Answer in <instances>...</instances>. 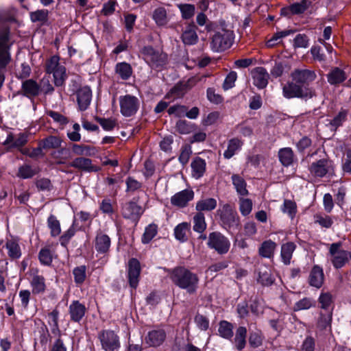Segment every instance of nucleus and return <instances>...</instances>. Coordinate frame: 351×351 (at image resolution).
<instances>
[{
  "label": "nucleus",
  "mask_w": 351,
  "mask_h": 351,
  "mask_svg": "<svg viewBox=\"0 0 351 351\" xmlns=\"http://www.w3.org/2000/svg\"><path fill=\"white\" fill-rule=\"evenodd\" d=\"M38 258L43 265H49L52 262L53 256L48 248H43L39 252Z\"/></svg>",
  "instance_id": "4d7b16f0"
},
{
  "label": "nucleus",
  "mask_w": 351,
  "mask_h": 351,
  "mask_svg": "<svg viewBox=\"0 0 351 351\" xmlns=\"http://www.w3.org/2000/svg\"><path fill=\"white\" fill-rule=\"evenodd\" d=\"M328 257L334 267L339 269L351 259V252L343 250L341 243H333L330 245Z\"/></svg>",
  "instance_id": "20e7f679"
},
{
  "label": "nucleus",
  "mask_w": 351,
  "mask_h": 351,
  "mask_svg": "<svg viewBox=\"0 0 351 351\" xmlns=\"http://www.w3.org/2000/svg\"><path fill=\"white\" fill-rule=\"evenodd\" d=\"M110 237L101 232L97 233L95 238V249L99 253H106L108 251L110 247Z\"/></svg>",
  "instance_id": "393cba45"
},
{
  "label": "nucleus",
  "mask_w": 351,
  "mask_h": 351,
  "mask_svg": "<svg viewBox=\"0 0 351 351\" xmlns=\"http://www.w3.org/2000/svg\"><path fill=\"white\" fill-rule=\"evenodd\" d=\"M8 33V27L3 26L0 32V87L4 81L3 69L10 61Z\"/></svg>",
  "instance_id": "423d86ee"
},
{
  "label": "nucleus",
  "mask_w": 351,
  "mask_h": 351,
  "mask_svg": "<svg viewBox=\"0 0 351 351\" xmlns=\"http://www.w3.org/2000/svg\"><path fill=\"white\" fill-rule=\"evenodd\" d=\"M32 293L34 294L43 293L45 290V280L43 276L38 275L37 272L32 274L31 280Z\"/></svg>",
  "instance_id": "bb28decb"
},
{
  "label": "nucleus",
  "mask_w": 351,
  "mask_h": 351,
  "mask_svg": "<svg viewBox=\"0 0 351 351\" xmlns=\"http://www.w3.org/2000/svg\"><path fill=\"white\" fill-rule=\"evenodd\" d=\"M246 334L247 330L245 327L240 326L237 330L234 341L238 350H242L245 347Z\"/></svg>",
  "instance_id": "79ce46f5"
},
{
  "label": "nucleus",
  "mask_w": 351,
  "mask_h": 351,
  "mask_svg": "<svg viewBox=\"0 0 351 351\" xmlns=\"http://www.w3.org/2000/svg\"><path fill=\"white\" fill-rule=\"evenodd\" d=\"M194 197V192L191 189H185L176 193L171 198L172 205L183 208Z\"/></svg>",
  "instance_id": "ddd939ff"
},
{
  "label": "nucleus",
  "mask_w": 351,
  "mask_h": 351,
  "mask_svg": "<svg viewBox=\"0 0 351 351\" xmlns=\"http://www.w3.org/2000/svg\"><path fill=\"white\" fill-rule=\"evenodd\" d=\"M143 213V209L141 206L137 205L135 202H130L123 207L122 214L124 218L136 221Z\"/></svg>",
  "instance_id": "2eb2a0df"
},
{
  "label": "nucleus",
  "mask_w": 351,
  "mask_h": 351,
  "mask_svg": "<svg viewBox=\"0 0 351 351\" xmlns=\"http://www.w3.org/2000/svg\"><path fill=\"white\" fill-rule=\"evenodd\" d=\"M283 96L287 99L301 97L310 99L316 96L315 90L308 88H303L295 82H288L282 87Z\"/></svg>",
  "instance_id": "39448f33"
},
{
  "label": "nucleus",
  "mask_w": 351,
  "mask_h": 351,
  "mask_svg": "<svg viewBox=\"0 0 351 351\" xmlns=\"http://www.w3.org/2000/svg\"><path fill=\"white\" fill-rule=\"evenodd\" d=\"M166 339V332L164 329L156 328L148 332L145 337V342L150 347L161 346Z\"/></svg>",
  "instance_id": "f8f14e48"
},
{
  "label": "nucleus",
  "mask_w": 351,
  "mask_h": 351,
  "mask_svg": "<svg viewBox=\"0 0 351 351\" xmlns=\"http://www.w3.org/2000/svg\"><path fill=\"white\" fill-rule=\"evenodd\" d=\"M347 114L348 111L346 110H341L330 121V124L335 128L339 127L346 121Z\"/></svg>",
  "instance_id": "e2e57ef3"
},
{
  "label": "nucleus",
  "mask_w": 351,
  "mask_h": 351,
  "mask_svg": "<svg viewBox=\"0 0 351 351\" xmlns=\"http://www.w3.org/2000/svg\"><path fill=\"white\" fill-rule=\"evenodd\" d=\"M128 279L131 287L136 289L138 284L141 273L139 261L136 258H132L128 263Z\"/></svg>",
  "instance_id": "4468645a"
},
{
  "label": "nucleus",
  "mask_w": 351,
  "mask_h": 351,
  "mask_svg": "<svg viewBox=\"0 0 351 351\" xmlns=\"http://www.w3.org/2000/svg\"><path fill=\"white\" fill-rule=\"evenodd\" d=\"M70 167L87 172H97L100 168L92 164V160L87 158H76L69 165Z\"/></svg>",
  "instance_id": "6ab92c4d"
},
{
  "label": "nucleus",
  "mask_w": 351,
  "mask_h": 351,
  "mask_svg": "<svg viewBox=\"0 0 351 351\" xmlns=\"http://www.w3.org/2000/svg\"><path fill=\"white\" fill-rule=\"evenodd\" d=\"M220 219L226 227H232L238 224V217L237 213L229 204H224L221 208L217 210Z\"/></svg>",
  "instance_id": "9b49d317"
},
{
  "label": "nucleus",
  "mask_w": 351,
  "mask_h": 351,
  "mask_svg": "<svg viewBox=\"0 0 351 351\" xmlns=\"http://www.w3.org/2000/svg\"><path fill=\"white\" fill-rule=\"evenodd\" d=\"M86 269L84 265L77 267L73 269V274L76 284L82 285L84 282L86 277Z\"/></svg>",
  "instance_id": "3c124183"
},
{
  "label": "nucleus",
  "mask_w": 351,
  "mask_h": 351,
  "mask_svg": "<svg viewBox=\"0 0 351 351\" xmlns=\"http://www.w3.org/2000/svg\"><path fill=\"white\" fill-rule=\"evenodd\" d=\"M157 234V226L155 224H149L145 230L142 237L143 243H149Z\"/></svg>",
  "instance_id": "603ef678"
},
{
  "label": "nucleus",
  "mask_w": 351,
  "mask_h": 351,
  "mask_svg": "<svg viewBox=\"0 0 351 351\" xmlns=\"http://www.w3.org/2000/svg\"><path fill=\"white\" fill-rule=\"evenodd\" d=\"M319 303L324 309L329 308L332 302V297L330 293H322L319 297Z\"/></svg>",
  "instance_id": "bf43d9fd"
},
{
  "label": "nucleus",
  "mask_w": 351,
  "mask_h": 351,
  "mask_svg": "<svg viewBox=\"0 0 351 351\" xmlns=\"http://www.w3.org/2000/svg\"><path fill=\"white\" fill-rule=\"evenodd\" d=\"M239 210L242 215L247 216L251 213L253 204L250 199L245 198L243 196H241L239 198Z\"/></svg>",
  "instance_id": "de8ad7c7"
},
{
  "label": "nucleus",
  "mask_w": 351,
  "mask_h": 351,
  "mask_svg": "<svg viewBox=\"0 0 351 351\" xmlns=\"http://www.w3.org/2000/svg\"><path fill=\"white\" fill-rule=\"evenodd\" d=\"M329 169V162L326 159H322L313 162L309 167V171L313 176L322 178L328 172Z\"/></svg>",
  "instance_id": "aec40b11"
},
{
  "label": "nucleus",
  "mask_w": 351,
  "mask_h": 351,
  "mask_svg": "<svg viewBox=\"0 0 351 351\" xmlns=\"http://www.w3.org/2000/svg\"><path fill=\"white\" fill-rule=\"evenodd\" d=\"M48 10H38L30 13V19L32 22H41L44 23L47 20Z\"/></svg>",
  "instance_id": "5fc2aeb1"
},
{
  "label": "nucleus",
  "mask_w": 351,
  "mask_h": 351,
  "mask_svg": "<svg viewBox=\"0 0 351 351\" xmlns=\"http://www.w3.org/2000/svg\"><path fill=\"white\" fill-rule=\"evenodd\" d=\"M176 130L180 134H186L192 131V125L185 120H179L176 123Z\"/></svg>",
  "instance_id": "052dcab7"
},
{
  "label": "nucleus",
  "mask_w": 351,
  "mask_h": 351,
  "mask_svg": "<svg viewBox=\"0 0 351 351\" xmlns=\"http://www.w3.org/2000/svg\"><path fill=\"white\" fill-rule=\"evenodd\" d=\"M141 55L145 62L153 68L162 66L167 62L165 53L156 51L152 47H145L141 50Z\"/></svg>",
  "instance_id": "1a4fd4ad"
},
{
  "label": "nucleus",
  "mask_w": 351,
  "mask_h": 351,
  "mask_svg": "<svg viewBox=\"0 0 351 351\" xmlns=\"http://www.w3.org/2000/svg\"><path fill=\"white\" fill-rule=\"evenodd\" d=\"M73 150L74 153L78 155H88L91 156L95 154L94 148L87 147V146H82L80 145H73Z\"/></svg>",
  "instance_id": "680f3d73"
},
{
  "label": "nucleus",
  "mask_w": 351,
  "mask_h": 351,
  "mask_svg": "<svg viewBox=\"0 0 351 351\" xmlns=\"http://www.w3.org/2000/svg\"><path fill=\"white\" fill-rule=\"evenodd\" d=\"M36 171L29 165H24L19 168L18 176L23 179L29 178L35 175Z\"/></svg>",
  "instance_id": "0e129e2a"
},
{
  "label": "nucleus",
  "mask_w": 351,
  "mask_h": 351,
  "mask_svg": "<svg viewBox=\"0 0 351 351\" xmlns=\"http://www.w3.org/2000/svg\"><path fill=\"white\" fill-rule=\"evenodd\" d=\"M48 228L52 237H57L61 233L60 223L53 215H50L47 219Z\"/></svg>",
  "instance_id": "37998d69"
},
{
  "label": "nucleus",
  "mask_w": 351,
  "mask_h": 351,
  "mask_svg": "<svg viewBox=\"0 0 351 351\" xmlns=\"http://www.w3.org/2000/svg\"><path fill=\"white\" fill-rule=\"evenodd\" d=\"M193 229L198 233H203L206 229L207 224L205 220L204 215L202 213H197L193 218Z\"/></svg>",
  "instance_id": "c9c22d12"
},
{
  "label": "nucleus",
  "mask_w": 351,
  "mask_h": 351,
  "mask_svg": "<svg viewBox=\"0 0 351 351\" xmlns=\"http://www.w3.org/2000/svg\"><path fill=\"white\" fill-rule=\"evenodd\" d=\"M218 332L223 338L230 339L233 336V326L227 321H221L219 323Z\"/></svg>",
  "instance_id": "ea45409f"
},
{
  "label": "nucleus",
  "mask_w": 351,
  "mask_h": 351,
  "mask_svg": "<svg viewBox=\"0 0 351 351\" xmlns=\"http://www.w3.org/2000/svg\"><path fill=\"white\" fill-rule=\"evenodd\" d=\"M115 72L122 80L129 79L132 74V69L130 64L123 62L116 64Z\"/></svg>",
  "instance_id": "72a5a7b5"
},
{
  "label": "nucleus",
  "mask_w": 351,
  "mask_h": 351,
  "mask_svg": "<svg viewBox=\"0 0 351 351\" xmlns=\"http://www.w3.org/2000/svg\"><path fill=\"white\" fill-rule=\"evenodd\" d=\"M152 18L158 25H165L167 23V12L163 8H156L152 14Z\"/></svg>",
  "instance_id": "c03bdc74"
},
{
  "label": "nucleus",
  "mask_w": 351,
  "mask_h": 351,
  "mask_svg": "<svg viewBox=\"0 0 351 351\" xmlns=\"http://www.w3.org/2000/svg\"><path fill=\"white\" fill-rule=\"evenodd\" d=\"M279 160L284 166L290 165L293 159V152L290 147L282 148L278 152Z\"/></svg>",
  "instance_id": "58836bf2"
},
{
  "label": "nucleus",
  "mask_w": 351,
  "mask_h": 351,
  "mask_svg": "<svg viewBox=\"0 0 351 351\" xmlns=\"http://www.w3.org/2000/svg\"><path fill=\"white\" fill-rule=\"evenodd\" d=\"M77 102L81 111L86 110L92 100V91L88 86L80 88L76 92Z\"/></svg>",
  "instance_id": "dca6fc26"
},
{
  "label": "nucleus",
  "mask_w": 351,
  "mask_h": 351,
  "mask_svg": "<svg viewBox=\"0 0 351 351\" xmlns=\"http://www.w3.org/2000/svg\"><path fill=\"white\" fill-rule=\"evenodd\" d=\"M281 209L284 213H287L291 218H293L296 213V205L293 202L285 199Z\"/></svg>",
  "instance_id": "13d9d810"
},
{
  "label": "nucleus",
  "mask_w": 351,
  "mask_h": 351,
  "mask_svg": "<svg viewBox=\"0 0 351 351\" xmlns=\"http://www.w3.org/2000/svg\"><path fill=\"white\" fill-rule=\"evenodd\" d=\"M217 206V200L214 198H207L198 201L196 204L195 208L198 213L202 211H210L214 210Z\"/></svg>",
  "instance_id": "f704fd0d"
},
{
  "label": "nucleus",
  "mask_w": 351,
  "mask_h": 351,
  "mask_svg": "<svg viewBox=\"0 0 351 351\" xmlns=\"http://www.w3.org/2000/svg\"><path fill=\"white\" fill-rule=\"evenodd\" d=\"M207 245L209 248L215 250L219 254L228 253L230 247L229 239L218 232L209 234Z\"/></svg>",
  "instance_id": "6e6552de"
},
{
  "label": "nucleus",
  "mask_w": 351,
  "mask_h": 351,
  "mask_svg": "<svg viewBox=\"0 0 351 351\" xmlns=\"http://www.w3.org/2000/svg\"><path fill=\"white\" fill-rule=\"evenodd\" d=\"M98 338L105 351H117L121 346L119 337L113 330H102L99 333Z\"/></svg>",
  "instance_id": "9d476101"
},
{
  "label": "nucleus",
  "mask_w": 351,
  "mask_h": 351,
  "mask_svg": "<svg viewBox=\"0 0 351 351\" xmlns=\"http://www.w3.org/2000/svg\"><path fill=\"white\" fill-rule=\"evenodd\" d=\"M324 280V274L322 267L315 265L309 275V283L311 286L320 288Z\"/></svg>",
  "instance_id": "5701e85b"
},
{
  "label": "nucleus",
  "mask_w": 351,
  "mask_h": 351,
  "mask_svg": "<svg viewBox=\"0 0 351 351\" xmlns=\"http://www.w3.org/2000/svg\"><path fill=\"white\" fill-rule=\"evenodd\" d=\"M45 70L47 74H52L54 84L56 86H61L66 79V68L60 62V57L53 56L47 60Z\"/></svg>",
  "instance_id": "f03ea898"
},
{
  "label": "nucleus",
  "mask_w": 351,
  "mask_h": 351,
  "mask_svg": "<svg viewBox=\"0 0 351 351\" xmlns=\"http://www.w3.org/2000/svg\"><path fill=\"white\" fill-rule=\"evenodd\" d=\"M178 7L181 12L183 19H190L195 14V7L194 5L189 3H181L178 5Z\"/></svg>",
  "instance_id": "a18cd8bd"
},
{
  "label": "nucleus",
  "mask_w": 351,
  "mask_h": 351,
  "mask_svg": "<svg viewBox=\"0 0 351 351\" xmlns=\"http://www.w3.org/2000/svg\"><path fill=\"white\" fill-rule=\"evenodd\" d=\"M195 323L202 330H206L209 327V320L202 315H197L195 317Z\"/></svg>",
  "instance_id": "69168bd1"
},
{
  "label": "nucleus",
  "mask_w": 351,
  "mask_h": 351,
  "mask_svg": "<svg viewBox=\"0 0 351 351\" xmlns=\"http://www.w3.org/2000/svg\"><path fill=\"white\" fill-rule=\"evenodd\" d=\"M296 245L293 242H287L281 246L280 256L282 262L285 265H289L291 262L293 253L295 250Z\"/></svg>",
  "instance_id": "c85d7f7f"
},
{
  "label": "nucleus",
  "mask_w": 351,
  "mask_h": 351,
  "mask_svg": "<svg viewBox=\"0 0 351 351\" xmlns=\"http://www.w3.org/2000/svg\"><path fill=\"white\" fill-rule=\"evenodd\" d=\"M292 80L298 84H306L313 81L316 77L314 71L307 69H297L292 72Z\"/></svg>",
  "instance_id": "a211bd4d"
},
{
  "label": "nucleus",
  "mask_w": 351,
  "mask_h": 351,
  "mask_svg": "<svg viewBox=\"0 0 351 351\" xmlns=\"http://www.w3.org/2000/svg\"><path fill=\"white\" fill-rule=\"evenodd\" d=\"M234 34L231 30L221 29L213 35L210 44L214 52H221L230 48L233 43Z\"/></svg>",
  "instance_id": "7ed1b4c3"
},
{
  "label": "nucleus",
  "mask_w": 351,
  "mask_h": 351,
  "mask_svg": "<svg viewBox=\"0 0 351 351\" xmlns=\"http://www.w3.org/2000/svg\"><path fill=\"white\" fill-rule=\"evenodd\" d=\"M243 145V142L238 138H233L228 141L227 149L223 153V156L226 159L231 158L238 152H239Z\"/></svg>",
  "instance_id": "b1692460"
},
{
  "label": "nucleus",
  "mask_w": 351,
  "mask_h": 351,
  "mask_svg": "<svg viewBox=\"0 0 351 351\" xmlns=\"http://www.w3.org/2000/svg\"><path fill=\"white\" fill-rule=\"evenodd\" d=\"M21 90L27 97H34L40 93V86L34 80L29 79L22 82Z\"/></svg>",
  "instance_id": "412c9836"
},
{
  "label": "nucleus",
  "mask_w": 351,
  "mask_h": 351,
  "mask_svg": "<svg viewBox=\"0 0 351 351\" xmlns=\"http://www.w3.org/2000/svg\"><path fill=\"white\" fill-rule=\"evenodd\" d=\"M191 225L188 222L179 223L174 228V235L177 240L184 242L187 240V233L190 230Z\"/></svg>",
  "instance_id": "473e14b6"
},
{
  "label": "nucleus",
  "mask_w": 351,
  "mask_h": 351,
  "mask_svg": "<svg viewBox=\"0 0 351 351\" xmlns=\"http://www.w3.org/2000/svg\"><path fill=\"white\" fill-rule=\"evenodd\" d=\"M253 84L258 88L267 86L269 80V74L263 67H256L252 71Z\"/></svg>",
  "instance_id": "f3484780"
},
{
  "label": "nucleus",
  "mask_w": 351,
  "mask_h": 351,
  "mask_svg": "<svg viewBox=\"0 0 351 351\" xmlns=\"http://www.w3.org/2000/svg\"><path fill=\"white\" fill-rule=\"evenodd\" d=\"M62 139L56 136H49L41 141L39 145L42 146L43 149H56L61 146Z\"/></svg>",
  "instance_id": "e433bc0d"
},
{
  "label": "nucleus",
  "mask_w": 351,
  "mask_h": 351,
  "mask_svg": "<svg viewBox=\"0 0 351 351\" xmlns=\"http://www.w3.org/2000/svg\"><path fill=\"white\" fill-rule=\"evenodd\" d=\"M276 248V243L271 240H267L261 244L259 247L258 252L261 256L270 258L274 256Z\"/></svg>",
  "instance_id": "7c9ffc66"
},
{
  "label": "nucleus",
  "mask_w": 351,
  "mask_h": 351,
  "mask_svg": "<svg viewBox=\"0 0 351 351\" xmlns=\"http://www.w3.org/2000/svg\"><path fill=\"white\" fill-rule=\"evenodd\" d=\"M291 33L290 30H285L276 33L266 43L267 47H273L276 45L281 43L282 38L289 36Z\"/></svg>",
  "instance_id": "09e8293b"
},
{
  "label": "nucleus",
  "mask_w": 351,
  "mask_h": 351,
  "mask_svg": "<svg viewBox=\"0 0 351 351\" xmlns=\"http://www.w3.org/2000/svg\"><path fill=\"white\" fill-rule=\"evenodd\" d=\"M6 248L8 250V253L11 258H18L21 256V249L16 240H8L6 243Z\"/></svg>",
  "instance_id": "a19ab883"
},
{
  "label": "nucleus",
  "mask_w": 351,
  "mask_h": 351,
  "mask_svg": "<svg viewBox=\"0 0 351 351\" xmlns=\"http://www.w3.org/2000/svg\"><path fill=\"white\" fill-rule=\"evenodd\" d=\"M86 310L85 306L79 301L75 300L72 302L69 306L71 319L76 322H80L84 316Z\"/></svg>",
  "instance_id": "4be33fe9"
},
{
  "label": "nucleus",
  "mask_w": 351,
  "mask_h": 351,
  "mask_svg": "<svg viewBox=\"0 0 351 351\" xmlns=\"http://www.w3.org/2000/svg\"><path fill=\"white\" fill-rule=\"evenodd\" d=\"M182 42L185 45H194L197 42L198 36L197 35L194 25H189L182 34Z\"/></svg>",
  "instance_id": "c756f323"
},
{
  "label": "nucleus",
  "mask_w": 351,
  "mask_h": 351,
  "mask_svg": "<svg viewBox=\"0 0 351 351\" xmlns=\"http://www.w3.org/2000/svg\"><path fill=\"white\" fill-rule=\"evenodd\" d=\"M311 3L310 0H302L300 2L292 4L289 9L293 14H301L307 10Z\"/></svg>",
  "instance_id": "8fccbe9b"
},
{
  "label": "nucleus",
  "mask_w": 351,
  "mask_h": 351,
  "mask_svg": "<svg viewBox=\"0 0 351 351\" xmlns=\"http://www.w3.org/2000/svg\"><path fill=\"white\" fill-rule=\"evenodd\" d=\"M346 80L345 73L339 68L333 69L328 74V81L330 84H336L343 82Z\"/></svg>",
  "instance_id": "4c0bfd02"
},
{
  "label": "nucleus",
  "mask_w": 351,
  "mask_h": 351,
  "mask_svg": "<svg viewBox=\"0 0 351 351\" xmlns=\"http://www.w3.org/2000/svg\"><path fill=\"white\" fill-rule=\"evenodd\" d=\"M40 86V92H43L44 94H51L54 88L52 84L50 82V76L45 75L39 84Z\"/></svg>",
  "instance_id": "864d4df0"
},
{
  "label": "nucleus",
  "mask_w": 351,
  "mask_h": 351,
  "mask_svg": "<svg viewBox=\"0 0 351 351\" xmlns=\"http://www.w3.org/2000/svg\"><path fill=\"white\" fill-rule=\"evenodd\" d=\"M315 306V301L311 298H304L298 301L293 307L295 311L308 310Z\"/></svg>",
  "instance_id": "49530a36"
},
{
  "label": "nucleus",
  "mask_w": 351,
  "mask_h": 351,
  "mask_svg": "<svg viewBox=\"0 0 351 351\" xmlns=\"http://www.w3.org/2000/svg\"><path fill=\"white\" fill-rule=\"evenodd\" d=\"M196 22L199 26L205 27L206 31L210 32L213 29V23L208 20L206 15L203 12H199L196 16Z\"/></svg>",
  "instance_id": "6e6d98bb"
},
{
  "label": "nucleus",
  "mask_w": 351,
  "mask_h": 351,
  "mask_svg": "<svg viewBox=\"0 0 351 351\" xmlns=\"http://www.w3.org/2000/svg\"><path fill=\"white\" fill-rule=\"evenodd\" d=\"M120 112L124 117H129L135 114L141 104V101L136 96L127 94L119 98Z\"/></svg>",
  "instance_id": "0eeeda50"
},
{
  "label": "nucleus",
  "mask_w": 351,
  "mask_h": 351,
  "mask_svg": "<svg viewBox=\"0 0 351 351\" xmlns=\"http://www.w3.org/2000/svg\"><path fill=\"white\" fill-rule=\"evenodd\" d=\"M237 78V74L234 71H231L225 78L223 82V88L225 90H228L234 86V82Z\"/></svg>",
  "instance_id": "338daca9"
},
{
  "label": "nucleus",
  "mask_w": 351,
  "mask_h": 351,
  "mask_svg": "<svg viewBox=\"0 0 351 351\" xmlns=\"http://www.w3.org/2000/svg\"><path fill=\"white\" fill-rule=\"evenodd\" d=\"M232 182L238 195L240 196H246L248 195L247 184L241 176L237 174L232 175Z\"/></svg>",
  "instance_id": "cd10ccee"
},
{
  "label": "nucleus",
  "mask_w": 351,
  "mask_h": 351,
  "mask_svg": "<svg viewBox=\"0 0 351 351\" xmlns=\"http://www.w3.org/2000/svg\"><path fill=\"white\" fill-rule=\"evenodd\" d=\"M206 161L199 158H195L191 162L192 176L195 179H199L203 176L206 171Z\"/></svg>",
  "instance_id": "a878e982"
},
{
  "label": "nucleus",
  "mask_w": 351,
  "mask_h": 351,
  "mask_svg": "<svg viewBox=\"0 0 351 351\" xmlns=\"http://www.w3.org/2000/svg\"><path fill=\"white\" fill-rule=\"evenodd\" d=\"M258 280L263 285H270L274 282V278L271 276V269L267 266H261L258 269Z\"/></svg>",
  "instance_id": "2f4dec72"
},
{
  "label": "nucleus",
  "mask_w": 351,
  "mask_h": 351,
  "mask_svg": "<svg viewBox=\"0 0 351 351\" xmlns=\"http://www.w3.org/2000/svg\"><path fill=\"white\" fill-rule=\"evenodd\" d=\"M169 274L172 282L180 289H185L190 294L196 291L199 278L195 274L182 267L169 270Z\"/></svg>",
  "instance_id": "f257e3e1"
},
{
  "label": "nucleus",
  "mask_w": 351,
  "mask_h": 351,
  "mask_svg": "<svg viewBox=\"0 0 351 351\" xmlns=\"http://www.w3.org/2000/svg\"><path fill=\"white\" fill-rule=\"evenodd\" d=\"M186 108L184 106L175 105L171 106L168 109V113L169 114H173L176 117H180L184 115L186 113Z\"/></svg>",
  "instance_id": "774afa93"
}]
</instances>
